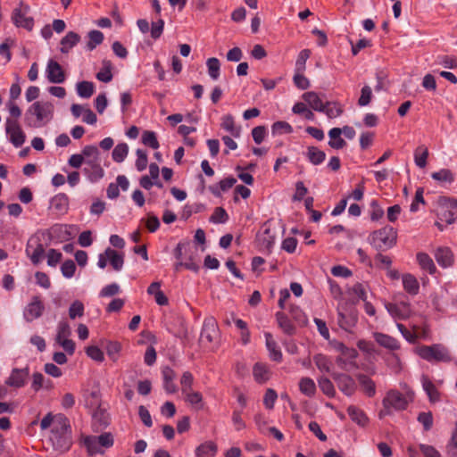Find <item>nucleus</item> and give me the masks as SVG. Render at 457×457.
Segmentation results:
<instances>
[{
  "label": "nucleus",
  "mask_w": 457,
  "mask_h": 457,
  "mask_svg": "<svg viewBox=\"0 0 457 457\" xmlns=\"http://www.w3.org/2000/svg\"><path fill=\"white\" fill-rule=\"evenodd\" d=\"M313 361L317 368L322 372H329L331 362L327 356L323 354H317L314 356Z\"/></svg>",
  "instance_id": "obj_60"
},
{
  "label": "nucleus",
  "mask_w": 457,
  "mask_h": 457,
  "mask_svg": "<svg viewBox=\"0 0 457 457\" xmlns=\"http://www.w3.org/2000/svg\"><path fill=\"white\" fill-rule=\"evenodd\" d=\"M383 409L380 410L378 417L380 419L391 415L394 411H401L407 409L409 400L407 397L396 389H390L386 392L382 400Z\"/></svg>",
  "instance_id": "obj_3"
},
{
  "label": "nucleus",
  "mask_w": 457,
  "mask_h": 457,
  "mask_svg": "<svg viewBox=\"0 0 457 457\" xmlns=\"http://www.w3.org/2000/svg\"><path fill=\"white\" fill-rule=\"evenodd\" d=\"M136 154H137V160H136V163H135L136 168L138 171H142L147 166V162H148L147 153L145 150L137 149L136 152Z\"/></svg>",
  "instance_id": "obj_63"
},
{
  "label": "nucleus",
  "mask_w": 457,
  "mask_h": 457,
  "mask_svg": "<svg viewBox=\"0 0 457 457\" xmlns=\"http://www.w3.org/2000/svg\"><path fill=\"white\" fill-rule=\"evenodd\" d=\"M237 182L233 177H228L221 179L219 183L209 187L210 192L216 197L221 196L222 193L229 190Z\"/></svg>",
  "instance_id": "obj_23"
},
{
  "label": "nucleus",
  "mask_w": 457,
  "mask_h": 457,
  "mask_svg": "<svg viewBox=\"0 0 457 457\" xmlns=\"http://www.w3.org/2000/svg\"><path fill=\"white\" fill-rule=\"evenodd\" d=\"M105 254L108 257V260L112 267L115 270L120 271L122 269L124 263L123 255L118 253L115 250L112 248H107L105 250Z\"/></svg>",
  "instance_id": "obj_42"
},
{
  "label": "nucleus",
  "mask_w": 457,
  "mask_h": 457,
  "mask_svg": "<svg viewBox=\"0 0 457 457\" xmlns=\"http://www.w3.org/2000/svg\"><path fill=\"white\" fill-rule=\"evenodd\" d=\"M79 41L80 36L76 32L70 31L62 38L60 51L62 54H68Z\"/></svg>",
  "instance_id": "obj_31"
},
{
  "label": "nucleus",
  "mask_w": 457,
  "mask_h": 457,
  "mask_svg": "<svg viewBox=\"0 0 457 457\" xmlns=\"http://www.w3.org/2000/svg\"><path fill=\"white\" fill-rule=\"evenodd\" d=\"M79 442L87 449V455L90 457L97 453H104V451L97 443L96 436L82 435Z\"/></svg>",
  "instance_id": "obj_21"
},
{
  "label": "nucleus",
  "mask_w": 457,
  "mask_h": 457,
  "mask_svg": "<svg viewBox=\"0 0 457 457\" xmlns=\"http://www.w3.org/2000/svg\"><path fill=\"white\" fill-rule=\"evenodd\" d=\"M61 271L64 278H71L76 271V264L72 260H67L62 262Z\"/></svg>",
  "instance_id": "obj_64"
},
{
  "label": "nucleus",
  "mask_w": 457,
  "mask_h": 457,
  "mask_svg": "<svg viewBox=\"0 0 457 457\" xmlns=\"http://www.w3.org/2000/svg\"><path fill=\"white\" fill-rule=\"evenodd\" d=\"M45 305L38 295L32 297L23 311V317L28 322H31L42 316Z\"/></svg>",
  "instance_id": "obj_11"
},
{
  "label": "nucleus",
  "mask_w": 457,
  "mask_h": 457,
  "mask_svg": "<svg viewBox=\"0 0 457 457\" xmlns=\"http://www.w3.org/2000/svg\"><path fill=\"white\" fill-rule=\"evenodd\" d=\"M76 90L79 96L82 98H89L95 91V86L90 81H80L76 85Z\"/></svg>",
  "instance_id": "obj_49"
},
{
  "label": "nucleus",
  "mask_w": 457,
  "mask_h": 457,
  "mask_svg": "<svg viewBox=\"0 0 457 457\" xmlns=\"http://www.w3.org/2000/svg\"><path fill=\"white\" fill-rule=\"evenodd\" d=\"M292 112L295 114L303 115V118L308 120H314L315 119L313 112L307 107L306 104L302 102L295 103L292 108Z\"/></svg>",
  "instance_id": "obj_50"
},
{
  "label": "nucleus",
  "mask_w": 457,
  "mask_h": 457,
  "mask_svg": "<svg viewBox=\"0 0 457 457\" xmlns=\"http://www.w3.org/2000/svg\"><path fill=\"white\" fill-rule=\"evenodd\" d=\"M343 112V106L339 103L326 102L321 112L325 113L329 119H335L339 117Z\"/></svg>",
  "instance_id": "obj_45"
},
{
  "label": "nucleus",
  "mask_w": 457,
  "mask_h": 457,
  "mask_svg": "<svg viewBox=\"0 0 457 457\" xmlns=\"http://www.w3.org/2000/svg\"><path fill=\"white\" fill-rule=\"evenodd\" d=\"M304 154L307 160L313 165H320L326 159L325 152L316 146H308Z\"/></svg>",
  "instance_id": "obj_37"
},
{
  "label": "nucleus",
  "mask_w": 457,
  "mask_h": 457,
  "mask_svg": "<svg viewBox=\"0 0 457 457\" xmlns=\"http://www.w3.org/2000/svg\"><path fill=\"white\" fill-rule=\"evenodd\" d=\"M385 307L395 320H407L412 312L411 303L408 301L386 303Z\"/></svg>",
  "instance_id": "obj_6"
},
{
  "label": "nucleus",
  "mask_w": 457,
  "mask_h": 457,
  "mask_svg": "<svg viewBox=\"0 0 457 457\" xmlns=\"http://www.w3.org/2000/svg\"><path fill=\"white\" fill-rule=\"evenodd\" d=\"M163 378V388L167 394H174L178 391V386L174 383V379L176 378L175 371L170 368L165 367L162 371Z\"/></svg>",
  "instance_id": "obj_25"
},
{
  "label": "nucleus",
  "mask_w": 457,
  "mask_h": 457,
  "mask_svg": "<svg viewBox=\"0 0 457 457\" xmlns=\"http://www.w3.org/2000/svg\"><path fill=\"white\" fill-rule=\"evenodd\" d=\"M428 157V150L425 145H419L414 151V162L419 168H425L427 159Z\"/></svg>",
  "instance_id": "obj_48"
},
{
  "label": "nucleus",
  "mask_w": 457,
  "mask_h": 457,
  "mask_svg": "<svg viewBox=\"0 0 457 457\" xmlns=\"http://www.w3.org/2000/svg\"><path fill=\"white\" fill-rule=\"evenodd\" d=\"M29 375V367L22 369L14 368L12 370L10 376L5 380V384L11 387L21 388L26 385Z\"/></svg>",
  "instance_id": "obj_12"
},
{
  "label": "nucleus",
  "mask_w": 457,
  "mask_h": 457,
  "mask_svg": "<svg viewBox=\"0 0 457 457\" xmlns=\"http://www.w3.org/2000/svg\"><path fill=\"white\" fill-rule=\"evenodd\" d=\"M81 154L84 157V161H85L86 164L100 162V160H99L100 152L96 145H86L82 149Z\"/></svg>",
  "instance_id": "obj_44"
},
{
  "label": "nucleus",
  "mask_w": 457,
  "mask_h": 457,
  "mask_svg": "<svg viewBox=\"0 0 457 457\" xmlns=\"http://www.w3.org/2000/svg\"><path fill=\"white\" fill-rule=\"evenodd\" d=\"M129 153V146L126 143L118 144L112 153V160L116 162H122Z\"/></svg>",
  "instance_id": "obj_52"
},
{
  "label": "nucleus",
  "mask_w": 457,
  "mask_h": 457,
  "mask_svg": "<svg viewBox=\"0 0 457 457\" xmlns=\"http://www.w3.org/2000/svg\"><path fill=\"white\" fill-rule=\"evenodd\" d=\"M217 445L212 441H205L195 449V457H214L217 453Z\"/></svg>",
  "instance_id": "obj_36"
},
{
  "label": "nucleus",
  "mask_w": 457,
  "mask_h": 457,
  "mask_svg": "<svg viewBox=\"0 0 457 457\" xmlns=\"http://www.w3.org/2000/svg\"><path fill=\"white\" fill-rule=\"evenodd\" d=\"M403 289L411 295H416L420 292V283L416 277L411 273H405L402 276Z\"/></svg>",
  "instance_id": "obj_27"
},
{
  "label": "nucleus",
  "mask_w": 457,
  "mask_h": 457,
  "mask_svg": "<svg viewBox=\"0 0 457 457\" xmlns=\"http://www.w3.org/2000/svg\"><path fill=\"white\" fill-rule=\"evenodd\" d=\"M54 104L51 102L37 101L32 104L27 110V115L35 116L36 120L29 125L41 127L53 118Z\"/></svg>",
  "instance_id": "obj_5"
},
{
  "label": "nucleus",
  "mask_w": 457,
  "mask_h": 457,
  "mask_svg": "<svg viewBox=\"0 0 457 457\" xmlns=\"http://www.w3.org/2000/svg\"><path fill=\"white\" fill-rule=\"evenodd\" d=\"M310 56H311V50H309V49L302 50L299 53L297 59L295 61V71L304 72L305 69H306V62L310 58Z\"/></svg>",
  "instance_id": "obj_54"
},
{
  "label": "nucleus",
  "mask_w": 457,
  "mask_h": 457,
  "mask_svg": "<svg viewBox=\"0 0 457 457\" xmlns=\"http://www.w3.org/2000/svg\"><path fill=\"white\" fill-rule=\"evenodd\" d=\"M87 355L92 360L102 362L104 360V352L96 345H90L86 348Z\"/></svg>",
  "instance_id": "obj_61"
},
{
  "label": "nucleus",
  "mask_w": 457,
  "mask_h": 457,
  "mask_svg": "<svg viewBox=\"0 0 457 457\" xmlns=\"http://www.w3.org/2000/svg\"><path fill=\"white\" fill-rule=\"evenodd\" d=\"M358 352L353 347H346V349L337 358V365L344 370H350L356 367V358Z\"/></svg>",
  "instance_id": "obj_17"
},
{
  "label": "nucleus",
  "mask_w": 457,
  "mask_h": 457,
  "mask_svg": "<svg viewBox=\"0 0 457 457\" xmlns=\"http://www.w3.org/2000/svg\"><path fill=\"white\" fill-rule=\"evenodd\" d=\"M373 337L378 345L392 352V357L395 358L397 362H399V358L395 353L401 349V343L398 341V339L388 334L381 332H374Z\"/></svg>",
  "instance_id": "obj_8"
},
{
  "label": "nucleus",
  "mask_w": 457,
  "mask_h": 457,
  "mask_svg": "<svg viewBox=\"0 0 457 457\" xmlns=\"http://www.w3.org/2000/svg\"><path fill=\"white\" fill-rule=\"evenodd\" d=\"M142 143L154 150L158 149L160 146L155 132L150 130L144 131Z\"/></svg>",
  "instance_id": "obj_55"
},
{
  "label": "nucleus",
  "mask_w": 457,
  "mask_h": 457,
  "mask_svg": "<svg viewBox=\"0 0 457 457\" xmlns=\"http://www.w3.org/2000/svg\"><path fill=\"white\" fill-rule=\"evenodd\" d=\"M333 378L339 390L345 395L351 396L354 394L356 390V384L351 376L345 373H335L333 374Z\"/></svg>",
  "instance_id": "obj_15"
},
{
  "label": "nucleus",
  "mask_w": 457,
  "mask_h": 457,
  "mask_svg": "<svg viewBox=\"0 0 457 457\" xmlns=\"http://www.w3.org/2000/svg\"><path fill=\"white\" fill-rule=\"evenodd\" d=\"M357 378L363 392L369 397L374 396L376 394L375 382L370 377L364 374L358 375Z\"/></svg>",
  "instance_id": "obj_41"
},
{
  "label": "nucleus",
  "mask_w": 457,
  "mask_h": 457,
  "mask_svg": "<svg viewBox=\"0 0 457 457\" xmlns=\"http://www.w3.org/2000/svg\"><path fill=\"white\" fill-rule=\"evenodd\" d=\"M293 82L301 90H305L311 86L310 80L304 76V72L295 71Z\"/></svg>",
  "instance_id": "obj_58"
},
{
  "label": "nucleus",
  "mask_w": 457,
  "mask_h": 457,
  "mask_svg": "<svg viewBox=\"0 0 457 457\" xmlns=\"http://www.w3.org/2000/svg\"><path fill=\"white\" fill-rule=\"evenodd\" d=\"M112 65L110 61H104L103 62V67L101 70L96 73V79L104 83H108L112 81Z\"/></svg>",
  "instance_id": "obj_47"
},
{
  "label": "nucleus",
  "mask_w": 457,
  "mask_h": 457,
  "mask_svg": "<svg viewBox=\"0 0 457 457\" xmlns=\"http://www.w3.org/2000/svg\"><path fill=\"white\" fill-rule=\"evenodd\" d=\"M49 441L53 448L59 453H63L71 449V428L69 419L63 414H57L55 426L50 430Z\"/></svg>",
  "instance_id": "obj_1"
},
{
  "label": "nucleus",
  "mask_w": 457,
  "mask_h": 457,
  "mask_svg": "<svg viewBox=\"0 0 457 457\" xmlns=\"http://www.w3.org/2000/svg\"><path fill=\"white\" fill-rule=\"evenodd\" d=\"M5 132L9 137V141L15 146H21L26 139V135L22 131L19 120H5Z\"/></svg>",
  "instance_id": "obj_7"
},
{
  "label": "nucleus",
  "mask_w": 457,
  "mask_h": 457,
  "mask_svg": "<svg viewBox=\"0 0 457 457\" xmlns=\"http://www.w3.org/2000/svg\"><path fill=\"white\" fill-rule=\"evenodd\" d=\"M438 220L452 224L457 219V200L452 199L443 204L437 212Z\"/></svg>",
  "instance_id": "obj_14"
},
{
  "label": "nucleus",
  "mask_w": 457,
  "mask_h": 457,
  "mask_svg": "<svg viewBox=\"0 0 457 457\" xmlns=\"http://www.w3.org/2000/svg\"><path fill=\"white\" fill-rule=\"evenodd\" d=\"M299 390L300 392L308 396L312 397L316 393V385L311 378H302L299 381Z\"/></svg>",
  "instance_id": "obj_43"
},
{
  "label": "nucleus",
  "mask_w": 457,
  "mask_h": 457,
  "mask_svg": "<svg viewBox=\"0 0 457 457\" xmlns=\"http://www.w3.org/2000/svg\"><path fill=\"white\" fill-rule=\"evenodd\" d=\"M319 387L322 391L324 395L328 397H334L336 395V390L333 383L326 377H320L318 379Z\"/></svg>",
  "instance_id": "obj_53"
},
{
  "label": "nucleus",
  "mask_w": 457,
  "mask_h": 457,
  "mask_svg": "<svg viewBox=\"0 0 457 457\" xmlns=\"http://www.w3.org/2000/svg\"><path fill=\"white\" fill-rule=\"evenodd\" d=\"M120 350V343L114 341L108 342L105 347L106 353L112 361H116L119 359Z\"/></svg>",
  "instance_id": "obj_57"
},
{
  "label": "nucleus",
  "mask_w": 457,
  "mask_h": 457,
  "mask_svg": "<svg viewBox=\"0 0 457 457\" xmlns=\"http://www.w3.org/2000/svg\"><path fill=\"white\" fill-rule=\"evenodd\" d=\"M337 323L341 328L345 331H352L357 323V316L353 313H344L339 312Z\"/></svg>",
  "instance_id": "obj_34"
},
{
  "label": "nucleus",
  "mask_w": 457,
  "mask_h": 457,
  "mask_svg": "<svg viewBox=\"0 0 457 457\" xmlns=\"http://www.w3.org/2000/svg\"><path fill=\"white\" fill-rule=\"evenodd\" d=\"M435 258L443 268L450 267L453 263V254L448 247H439L435 253Z\"/></svg>",
  "instance_id": "obj_30"
},
{
  "label": "nucleus",
  "mask_w": 457,
  "mask_h": 457,
  "mask_svg": "<svg viewBox=\"0 0 457 457\" xmlns=\"http://www.w3.org/2000/svg\"><path fill=\"white\" fill-rule=\"evenodd\" d=\"M422 387L426 392L431 403H436L440 400V393L435 384L427 376L421 378Z\"/></svg>",
  "instance_id": "obj_33"
},
{
  "label": "nucleus",
  "mask_w": 457,
  "mask_h": 457,
  "mask_svg": "<svg viewBox=\"0 0 457 457\" xmlns=\"http://www.w3.org/2000/svg\"><path fill=\"white\" fill-rule=\"evenodd\" d=\"M129 187V179L124 175H119L116 178V183H110L107 190L106 195L107 197L110 199H116L120 195V189L121 188L123 191H127Z\"/></svg>",
  "instance_id": "obj_19"
},
{
  "label": "nucleus",
  "mask_w": 457,
  "mask_h": 457,
  "mask_svg": "<svg viewBox=\"0 0 457 457\" xmlns=\"http://www.w3.org/2000/svg\"><path fill=\"white\" fill-rule=\"evenodd\" d=\"M272 134H290L293 132L292 126L287 121H276L271 126Z\"/></svg>",
  "instance_id": "obj_56"
},
{
  "label": "nucleus",
  "mask_w": 457,
  "mask_h": 457,
  "mask_svg": "<svg viewBox=\"0 0 457 457\" xmlns=\"http://www.w3.org/2000/svg\"><path fill=\"white\" fill-rule=\"evenodd\" d=\"M302 98L305 103L314 111L322 112L324 109L325 103L321 100L320 96L314 91L305 92Z\"/></svg>",
  "instance_id": "obj_32"
},
{
  "label": "nucleus",
  "mask_w": 457,
  "mask_h": 457,
  "mask_svg": "<svg viewBox=\"0 0 457 457\" xmlns=\"http://www.w3.org/2000/svg\"><path fill=\"white\" fill-rule=\"evenodd\" d=\"M87 37V50L93 51L97 46L103 43L104 37L100 30L93 29L88 32Z\"/></svg>",
  "instance_id": "obj_46"
},
{
  "label": "nucleus",
  "mask_w": 457,
  "mask_h": 457,
  "mask_svg": "<svg viewBox=\"0 0 457 457\" xmlns=\"http://www.w3.org/2000/svg\"><path fill=\"white\" fill-rule=\"evenodd\" d=\"M397 230L386 225L373 231L369 236L370 245L378 251H386L393 248L397 243Z\"/></svg>",
  "instance_id": "obj_2"
},
{
  "label": "nucleus",
  "mask_w": 457,
  "mask_h": 457,
  "mask_svg": "<svg viewBox=\"0 0 457 457\" xmlns=\"http://www.w3.org/2000/svg\"><path fill=\"white\" fill-rule=\"evenodd\" d=\"M194 383V376L190 371H184L180 378V386L181 392L185 394L190 390H192V386Z\"/></svg>",
  "instance_id": "obj_59"
},
{
  "label": "nucleus",
  "mask_w": 457,
  "mask_h": 457,
  "mask_svg": "<svg viewBox=\"0 0 457 457\" xmlns=\"http://www.w3.org/2000/svg\"><path fill=\"white\" fill-rule=\"evenodd\" d=\"M276 320L278 328L287 336H293L296 332V328L291 320L283 312L276 313Z\"/></svg>",
  "instance_id": "obj_24"
},
{
  "label": "nucleus",
  "mask_w": 457,
  "mask_h": 457,
  "mask_svg": "<svg viewBox=\"0 0 457 457\" xmlns=\"http://www.w3.org/2000/svg\"><path fill=\"white\" fill-rule=\"evenodd\" d=\"M417 353L420 358L429 362H449L452 357L448 349L441 344L432 345H421Z\"/></svg>",
  "instance_id": "obj_4"
},
{
  "label": "nucleus",
  "mask_w": 457,
  "mask_h": 457,
  "mask_svg": "<svg viewBox=\"0 0 457 457\" xmlns=\"http://www.w3.org/2000/svg\"><path fill=\"white\" fill-rule=\"evenodd\" d=\"M431 178L443 187L451 185L454 181V174L449 169H441L433 172Z\"/></svg>",
  "instance_id": "obj_38"
},
{
  "label": "nucleus",
  "mask_w": 457,
  "mask_h": 457,
  "mask_svg": "<svg viewBox=\"0 0 457 457\" xmlns=\"http://www.w3.org/2000/svg\"><path fill=\"white\" fill-rule=\"evenodd\" d=\"M341 129L333 128L328 131V145L334 149H342L346 145V142L341 137Z\"/></svg>",
  "instance_id": "obj_39"
},
{
  "label": "nucleus",
  "mask_w": 457,
  "mask_h": 457,
  "mask_svg": "<svg viewBox=\"0 0 457 457\" xmlns=\"http://www.w3.org/2000/svg\"><path fill=\"white\" fill-rule=\"evenodd\" d=\"M264 337L266 348L269 352L270 360L276 362H281L283 359L282 352L272 334L270 332H264Z\"/></svg>",
  "instance_id": "obj_18"
},
{
  "label": "nucleus",
  "mask_w": 457,
  "mask_h": 457,
  "mask_svg": "<svg viewBox=\"0 0 457 457\" xmlns=\"http://www.w3.org/2000/svg\"><path fill=\"white\" fill-rule=\"evenodd\" d=\"M253 376L259 384L267 382L270 378V370L266 363L257 362L253 367Z\"/></svg>",
  "instance_id": "obj_26"
},
{
  "label": "nucleus",
  "mask_w": 457,
  "mask_h": 457,
  "mask_svg": "<svg viewBox=\"0 0 457 457\" xmlns=\"http://www.w3.org/2000/svg\"><path fill=\"white\" fill-rule=\"evenodd\" d=\"M28 6L15 8L12 14V21L16 27L31 31L34 27V20L28 15Z\"/></svg>",
  "instance_id": "obj_10"
},
{
  "label": "nucleus",
  "mask_w": 457,
  "mask_h": 457,
  "mask_svg": "<svg viewBox=\"0 0 457 457\" xmlns=\"http://www.w3.org/2000/svg\"><path fill=\"white\" fill-rule=\"evenodd\" d=\"M69 211V197L64 193L54 195L50 200L49 212L54 218L65 215Z\"/></svg>",
  "instance_id": "obj_9"
},
{
  "label": "nucleus",
  "mask_w": 457,
  "mask_h": 457,
  "mask_svg": "<svg viewBox=\"0 0 457 457\" xmlns=\"http://www.w3.org/2000/svg\"><path fill=\"white\" fill-rule=\"evenodd\" d=\"M206 66L208 69L209 76L216 80L219 79L220 74V62L218 58L211 57L206 61Z\"/></svg>",
  "instance_id": "obj_51"
},
{
  "label": "nucleus",
  "mask_w": 457,
  "mask_h": 457,
  "mask_svg": "<svg viewBox=\"0 0 457 457\" xmlns=\"http://www.w3.org/2000/svg\"><path fill=\"white\" fill-rule=\"evenodd\" d=\"M46 75L48 81L54 84H60L65 80V73L62 66L52 59L47 62Z\"/></svg>",
  "instance_id": "obj_16"
},
{
  "label": "nucleus",
  "mask_w": 457,
  "mask_h": 457,
  "mask_svg": "<svg viewBox=\"0 0 457 457\" xmlns=\"http://www.w3.org/2000/svg\"><path fill=\"white\" fill-rule=\"evenodd\" d=\"M417 262L420 269L429 274H434L436 270V267L432 258L426 253L420 252L416 254Z\"/></svg>",
  "instance_id": "obj_35"
},
{
  "label": "nucleus",
  "mask_w": 457,
  "mask_h": 457,
  "mask_svg": "<svg viewBox=\"0 0 457 457\" xmlns=\"http://www.w3.org/2000/svg\"><path fill=\"white\" fill-rule=\"evenodd\" d=\"M70 226L66 224H54L49 228L51 238L58 241H66L71 237Z\"/></svg>",
  "instance_id": "obj_28"
},
{
  "label": "nucleus",
  "mask_w": 457,
  "mask_h": 457,
  "mask_svg": "<svg viewBox=\"0 0 457 457\" xmlns=\"http://www.w3.org/2000/svg\"><path fill=\"white\" fill-rule=\"evenodd\" d=\"M220 127L235 138L239 137L241 135V128L236 125L234 117L231 114L222 116Z\"/></svg>",
  "instance_id": "obj_29"
},
{
  "label": "nucleus",
  "mask_w": 457,
  "mask_h": 457,
  "mask_svg": "<svg viewBox=\"0 0 457 457\" xmlns=\"http://www.w3.org/2000/svg\"><path fill=\"white\" fill-rule=\"evenodd\" d=\"M26 253L29 257L31 262L37 265L44 258L45 247L39 239L31 238L27 243Z\"/></svg>",
  "instance_id": "obj_13"
},
{
  "label": "nucleus",
  "mask_w": 457,
  "mask_h": 457,
  "mask_svg": "<svg viewBox=\"0 0 457 457\" xmlns=\"http://www.w3.org/2000/svg\"><path fill=\"white\" fill-rule=\"evenodd\" d=\"M228 219V216L225 209L222 207H217L210 217V221L212 223H225Z\"/></svg>",
  "instance_id": "obj_62"
},
{
  "label": "nucleus",
  "mask_w": 457,
  "mask_h": 457,
  "mask_svg": "<svg viewBox=\"0 0 457 457\" xmlns=\"http://www.w3.org/2000/svg\"><path fill=\"white\" fill-rule=\"evenodd\" d=\"M217 334L218 327L215 320L212 318L204 320L201 331V338L212 343L215 339Z\"/></svg>",
  "instance_id": "obj_22"
},
{
  "label": "nucleus",
  "mask_w": 457,
  "mask_h": 457,
  "mask_svg": "<svg viewBox=\"0 0 457 457\" xmlns=\"http://www.w3.org/2000/svg\"><path fill=\"white\" fill-rule=\"evenodd\" d=\"M83 173L92 183L97 182L104 176V170L100 162L86 164L83 168Z\"/></svg>",
  "instance_id": "obj_20"
},
{
  "label": "nucleus",
  "mask_w": 457,
  "mask_h": 457,
  "mask_svg": "<svg viewBox=\"0 0 457 457\" xmlns=\"http://www.w3.org/2000/svg\"><path fill=\"white\" fill-rule=\"evenodd\" d=\"M347 413L351 420L360 426L364 427L368 423L369 420L364 411L354 405L347 408Z\"/></svg>",
  "instance_id": "obj_40"
}]
</instances>
